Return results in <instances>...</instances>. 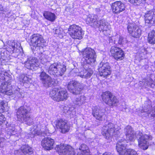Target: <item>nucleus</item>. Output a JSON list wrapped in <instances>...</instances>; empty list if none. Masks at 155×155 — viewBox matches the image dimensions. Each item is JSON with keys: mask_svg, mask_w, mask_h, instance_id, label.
Returning <instances> with one entry per match:
<instances>
[{"mask_svg": "<svg viewBox=\"0 0 155 155\" xmlns=\"http://www.w3.org/2000/svg\"><path fill=\"white\" fill-rule=\"evenodd\" d=\"M47 124L43 125H41L40 127H38L35 126L31 130L30 132L28 134V137L32 138L36 135H41L44 136L45 134H47L48 131L47 127Z\"/></svg>", "mask_w": 155, "mask_h": 155, "instance_id": "obj_9", "label": "nucleus"}, {"mask_svg": "<svg viewBox=\"0 0 155 155\" xmlns=\"http://www.w3.org/2000/svg\"><path fill=\"white\" fill-rule=\"evenodd\" d=\"M110 54L111 57L117 61L123 60L125 57V53L123 50L116 46L111 47L110 49Z\"/></svg>", "mask_w": 155, "mask_h": 155, "instance_id": "obj_8", "label": "nucleus"}, {"mask_svg": "<svg viewBox=\"0 0 155 155\" xmlns=\"http://www.w3.org/2000/svg\"><path fill=\"white\" fill-rule=\"evenodd\" d=\"M84 59V64H88L91 66L94 65L96 61L97 56L95 51L90 47H86L81 51Z\"/></svg>", "mask_w": 155, "mask_h": 155, "instance_id": "obj_2", "label": "nucleus"}, {"mask_svg": "<svg viewBox=\"0 0 155 155\" xmlns=\"http://www.w3.org/2000/svg\"><path fill=\"white\" fill-rule=\"evenodd\" d=\"M6 120V118L4 115L0 114V125L4 124Z\"/></svg>", "mask_w": 155, "mask_h": 155, "instance_id": "obj_39", "label": "nucleus"}, {"mask_svg": "<svg viewBox=\"0 0 155 155\" xmlns=\"http://www.w3.org/2000/svg\"><path fill=\"white\" fill-rule=\"evenodd\" d=\"M49 73L56 76H61L66 71V68H49Z\"/></svg>", "mask_w": 155, "mask_h": 155, "instance_id": "obj_25", "label": "nucleus"}, {"mask_svg": "<svg viewBox=\"0 0 155 155\" xmlns=\"http://www.w3.org/2000/svg\"><path fill=\"white\" fill-rule=\"evenodd\" d=\"M11 78V75L7 72L2 70L0 71V82L3 80L5 81L0 86V92L3 94L11 95L13 94L12 86L8 85Z\"/></svg>", "mask_w": 155, "mask_h": 155, "instance_id": "obj_1", "label": "nucleus"}, {"mask_svg": "<svg viewBox=\"0 0 155 155\" xmlns=\"http://www.w3.org/2000/svg\"><path fill=\"white\" fill-rule=\"evenodd\" d=\"M145 21L148 23L155 21L154 12L151 10L147 12L144 15Z\"/></svg>", "mask_w": 155, "mask_h": 155, "instance_id": "obj_24", "label": "nucleus"}, {"mask_svg": "<svg viewBox=\"0 0 155 155\" xmlns=\"http://www.w3.org/2000/svg\"><path fill=\"white\" fill-rule=\"evenodd\" d=\"M105 26L103 25H101V24L99 26V29L101 31H102L103 32L104 31H105V29H104V27L105 26H106V25L104 24Z\"/></svg>", "mask_w": 155, "mask_h": 155, "instance_id": "obj_43", "label": "nucleus"}, {"mask_svg": "<svg viewBox=\"0 0 155 155\" xmlns=\"http://www.w3.org/2000/svg\"><path fill=\"white\" fill-rule=\"evenodd\" d=\"M102 133V135L107 139L108 142L111 141L112 136L118 135L119 133L118 130L120 127L117 125H114L111 122L103 127Z\"/></svg>", "mask_w": 155, "mask_h": 155, "instance_id": "obj_3", "label": "nucleus"}, {"mask_svg": "<svg viewBox=\"0 0 155 155\" xmlns=\"http://www.w3.org/2000/svg\"><path fill=\"white\" fill-rule=\"evenodd\" d=\"M63 108L64 112L65 113L68 112V111H69L71 110L70 107L67 105L64 106Z\"/></svg>", "mask_w": 155, "mask_h": 155, "instance_id": "obj_41", "label": "nucleus"}, {"mask_svg": "<svg viewBox=\"0 0 155 155\" xmlns=\"http://www.w3.org/2000/svg\"><path fill=\"white\" fill-rule=\"evenodd\" d=\"M15 42L13 41L11 42L10 45H8L6 48V50L10 53H13L15 50Z\"/></svg>", "mask_w": 155, "mask_h": 155, "instance_id": "obj_31", "label": "nucleus"}, {"mask_svg": "<svg viewBox=\"0 0 155 155\" xmlns=\"http://www.w3.org/2000/svg\"><path fill=\"white\" fill-rule=\"evenodd\" d=\"M80 72L78 74H82V75H84V74H86L87 69H86L85 68H80Z\"/></svg>", "mask_w": 155, "mask_h": 155, "instance_id": "obj_40", "label": "nucleus"}, {"mask_svg": "<svg viewBox=\"0 0 155 155\" xmlns=\"http://www.w3.org/2000/svg\"><path fill=\"white\" fill-rule=\"evenodd\" d=\"M8 109L7 104L4 101L0 103V113H3Z\"/></svg>", "mask_w": 155, "mask_h": 155, "instance_id": "obj_35", "label": "nucleus"}, {"mask_svg": "<svg viewBox=\"0 0 155 155\" xmlns=\"http://www.w3.org/2000/svg\"><path fill=\"white\" fill-rule=\"evenodd\" d=\"M57 65H58V64H57V63H54L52 65V66H53L54 67H53V66H52L51 68H57Z\"/></svg>", "mask_w": 155, "mask_h": 155, "instance_id": "obj_46", "label": "nucleus"}, {"mask_svg": "<svg viewBox=\"0 0 155 155\" xmlns=\"http://www.w3.org/2000/svg\"><path fill=\"white\" fill-rule=\"evenodd\" d=\"M32 149L28 145H22L20 150L17 151L15 155H33Z\"/></svg>", "mask_w": 155, "mask_h": 155, "instance_id": "obj_19", "label": "nucleus"}, {"mask_svg": "<svg viewBox=\"0 0 155 155\" xmlns=\"http://www.w3.org/2000/svg\"><path fill=\"white\" fill-rule=\"evenodd\" d=\"M93 73V72L90 68H88L87 69L86 74L84 75L81 74H77L78 75L80 76L81 77L83 78H90Z\"/></svg>", "mask_w": 155, "mask_h": 155, "instance_id": "obj_36", "label": "nucleus"}, {"mask_svg": "<svg viewBox=\"0 0 155 155\" xmlns=\"http://www.w3.org/2000/svg\"><path fill=\"white\" fill-rule=\"evenodd\" d=\"M142 0H129V2L132 4H134L137 5H139L142 3Z\"/></svg>", "mask_w": 155, "mask_h": 155, "instance_id": "obj_38", "label": "nucleus"}, {"mask_svg": "<svg viewBox=\"0 0 155 155\" xmlns=\"http://www.w3.org/2000/svg\"><path fill=\"white\" fill-rule=\"evenodd\" d=\"M86 100V97L84 95H81L80 97H75L72 101L74 104L80 106L85 103Z\"/></svg>", "mask_w": 155, "mask_h": 155, "instance_id": "obj_26", "label": "nucleus"}, {"mask_svg": "<svg viewBox=\"0 0 155 155\" xmlns=\"http://www.w3.org/2000/svg\"><path fill=\"white\" fill-rule=\"evenodd\" d=\"M55 150L60 155H74V149L70 146H66L63 144L57 145Z\"/></svg>", "mask_w": 155, "mask_h": 155, "instance_id": "obj_13", "label": "nucleus"}, {"mask_svg": "<svg viewBox=\"0 0 155 155\" xmlns=\"http://www.w3.org/2000/svg\"><path fill=\"white\" fill-rule=\"evenodd\" d=\"M92 114L94 117L97 119L101 120L104 113L103 110L100 109L98 107L95 106L92 109Z\"/></svg>", "mask_w": 155, "mask_h": 155, "instance_id": "obj_22", "label": "nucleus"}, {"mask_svg": "<svg viewBox=\"0 0 155 155\" xmlns=\"http://www.w3.org/2000/svg\"><path fill=\"white\" fill-rule=\"evenodd\" d=\"M76 69H77V70H78V68H75Z\"/></svg>", "mask_w": 155, "mask_h": 155, "instance_id": "obj_48", "label": "nucleus"}, {"mask_svg": "<svg viewBox=\"0 0 155 155\" xmlns=\"http://www.w3.org/2000/svg\"><path fill=\"white\" fill-rule=\"evenodd\" d=\"M24 91L22 89L18 87L15 89L14 94L18 98H23L24 97Z\"/></svg>", "mask_w": 155, "mask_h": 155, "instance_id": "obj_32", "label": "nucleus"}, {"mask_svg": "<svg viewBox=\"0 0 155 155\" xmlns=\"http://www.w3.org/2000/svg\"><path fill=\"white\" fill-rule=\"evenodd\" d=\"M54 141L50 137H45L43 139L41 143L43 147L47 150H49L54 147Z\"/></svg>", "mask_w": 155, "mask_h": 155, "instance_id": "obj_18", "label": "nucleus"}, {"mask_svg": "<svg viewBox=\"0 0 155 155\" xmlns=\"http://www.w3.org/2000/svg\"><path fill=\"white\" fill-rule=\"evenodd\" d=\"M4 11V9L2 5L0 4V15Z\"/></svg>", "mask_w": 155, "mask_h": 155, "instance_id": "obj_44", "label": "nucleus"}, {"mask_svg": "<svg viewBox=\"0 0 155 155\" xmlns=\"http://www.w3.org/2000/svg\"><path fill=\"white\" fill-rule=\"evenodd\" d=\"M5 140V139L4 138H1L0 139V147H3V145H2V141H3Z\"/></svg>", "mask_w": 155, "mask_h": 155, "instance_id": "obj_45", "label": "nucleus"}, {"mask_svg": "<svg viewBox=\"0 0 155 155\" xmlns=\"http://www.w3.org/2000/svg\"><path fill=\"white\" fill-rule=\"evenodd\" d=\"M98 71L99 72L100 76L104 77L110 75L111 72L110 68H98Z\"/></svg>", "mask_w": 155, "mask_h": 155, "instance_id": "obj_29", "label": "nucleus"}, {"mask_svg": "<svg viewBox=\"0 0 155 155\" xmlns=\"http://www.w3.org/2000/svg\"><path fill=\"white\" fill-rule=\"evenodd\" d=\"M50 96L53 100L58 102L65 101L69 97L67 91L59 87L53 88L50 92Z\"/></svg>", "mask_w": 155, "mask_h": 155, "instance_id": "obj_4", "label": "nucleus"}, {"mask_svg": "<svg viewBox=\"0 0 155 155\" xmlns=\"http://www.w3.org/2000/svg\"><path fill=\"white\" fill-rule=\"evenodd\" d=\"M127 141H134L136 139V136L131 126H127L125 129Z\"/></svg>", "mask_w": 155, "mask_h": 155, "instance_id": "obj_21", "label": "nucleus"}, {"mask_svg": "<svg viewBox=\"0 0 155 155\" xmlns=\"http://www.w3.org/2000/svg\"><path fill=\"white\" fill-rule=\"evenodd\" d=\"M68 88L71 92L75 94H79L82 89L81 84L77 81H74L68 83Z\"/></svg>", "mask_w": 155, "mask_h": 155, "instance_id": "obj_16", "label": "nucleus"}, {"mask_svg": "<svg viewBox=\"0 0 155 155\" xmlns=\"http://www.w3.org/2000/svg\"><path fill=\"white\" fill-rule=\"evenodd\" d=\"M86 22L87 24H88L91 26L94 27V23L95 22L97 23V21L91 17H88L86 18Z\"/></svg>", "mask_w": 155, "mask_h": 155, "instance_id": "obj_34", "label": "nucleus"}, {"mask_svg": "<svg viewBox=\"0 0 155 155\" xmlns=\"http://www.w3.org/2000/svg\"><path fill=\"white\" fill-rule=\"evenodd\" d=\"M100 65H102V66L101 67V68H109V66H108V64L107 63H101L100 64Z\"/></svg>", "mask_w": 155, "mask_h": 155, "instance_id": "obj_42", "label": "nucleus"}, {"mask_svg": "<svg viewBox=\"0 0 155 155\" xmlns=\"http://www.w3.org/2000/svg\"><path fill=\"white\" fill-rule=\"evenodd\" d=\"M30 61L28 59L27 61L25 62V63H29L30 65V66L31 63H30Z\"/></svg>", "mask_w": 155, "mask_h": 155, "instance_id": "obj_47", "label": "nucleus"}, {"mask_svg": "<svg viewBox=\"0 0 155 155\" xmlns=\"http://www.w3.org/2000/svg\"><path fill=\"white\" fill-rule=\"evenodd\" d=\"M68 33L73 39L81 40L84 35V32L81 27L75 24L69 26Z\"/></svg>", "mask_w": 155, "mask_h": 155, "instance_id": "obj_7", "label": "nucleus"}, {"mask_svg": "<svg viewBox=\"0 0 155 155\" xmlns=\"http://www.w3.org/2000/svg\"><path fill=\"white\" fill-rule=\"evenodd\" d=\"M112 13L115 15H118L124 11L126 9L125 4L120 1H116L110 5Z\"/></svg>", "mask_w": 155, "mask_h": 155, "instance_id": "obj_15", "label": "nucleus"}, {"mask_svg": "<svg viewBox=\"0 0 155 155\" xmlns=\"http://www.w3.org/2000/svg\"><path fill=\"white\" fill-rule=\"evenodd\" d=\"M102 96L104 101L109 106H114L117 105L118 100L111 92H106L103 94Z\"/></svg>", "mask_w": 155, "mask_h": 155, "instance_id": "obj_11", "label": "nucleus"}, {"mask_svg": "<svg viewBox=\"0 0 155 155\" xmlns=\"http://www.w3.org/2000/svg\"><path fill=\"white\" fill-rule=\"evenodd\" d=\"M128 32L132 37L134 38H139L141 35V30L139 26L133 23H130L127 26Z\"/></svg>", "mask_w": 155, "mask_h": 155, "instance_id": "obj_12", "label": "nucleus"}, {"mask_svg": "<svg viewBox=\"0 0 155 155\" xmlns=\"http://www.w3.org/2000/svg\"><path fill=\"white\" fill-rule=\"evenodd\" d=\"M148 42L151 44H155V30H153L147 37Z\"/></svg>", "mask_w": 155, "mask_h": 155, "instance_id": "obj_30", "label": "nucleus"}, {"mask_svg": "<svg viewBox=\"0 0 155 155\" xmlns=\"http://www.w3.org/2000/svg\"><path fill=\"white\" fill-rule=\"evenodd\" d=\"M152 137L151 135L145 134L142 136L138 139V146L141 149L146 150L148 147V141L152 140Z\"/></svg>", "mask_w": 155, "mask_h": 155, "instance_id": "obj_17", "label": "nucleus"}, {"mask_svg": "<svg viewBox=\"0 0 155 155\" xmlns=\"http://www.w3.org/2000/svg\"><path fill=\"white\" fill-rule=\"evenodd\" d=\"M148 109H147L145 110H141V112L143 113V112H147V114H148V116H149L150 115L152 117H153L154 119V120H155V107L154 108V110H152L151 111H149L148 110H147Z\"/></svg>", "mask_w": 155, "mask_h": 155, "instance_id": "obj_37", "label": "nucleus"}, {"mask_svg": "<svg viewBox=\"0 0 155 155\" xmlns=\"http://www.w3.org/2000/svg\"><path fill=\"white\" fill-rule=\"evenodd\" d=\"M54 126L61 130L62 133L68 132L70 129V127L66 121L61 119H57L52 123Z\"/></svg>", "mask_w": 155, "mask_h": 155, "instance_id": "obj_14", "label": "nucleus"}, {"mask_svg": "<svg viewBox=\"0 0 155 155\" xmlns=\"http://www.w3.org/2000/svg\"><path fill=\"white\" fill-rule=\"evenodd\" d=\"M125 140H119L117 144L116 149L117 151L120 155H137V152L131 149H126V146L124 144Z\"/></svg>", "mask_w": 155, "mask_h": 155, "instance_id": "obj_10", "label": "nucleus"}, {"mask_svg": "<svg viewBox=\"0 0 155 155\" xmlns=\"http://www.w3.org/2000/svg\"><path fill=\"white\" fill-rule=\"evenodd\" d=\"M40 80L42 81L45 87H48L50 86L51 84H53L51 77L49 76L45 72H41L40 75Z\"/></svg>", "mask_w": 155, "mask_h": 155, "instance_id": "obj_20", "label": "nucleus"}, {"mask_svg": "<svg viewBox=\"0 0 155 155\" xmlns=\"http://www.w3.org/2000/svg\"><path fill=\"white\" fill-rule=\"evenodd\" d=\"M43 15L46 20L51 22L54 21L57 18L54 13L48 11H45L43 13Z\"/></svg>", "mask_w": 155, "mask_h": 155, "instance_id": "obj_23", "label": "nucleus"}, {"mask_svg": "<svg viewBox=\"0 0 155 155\" xmlns=\"http://www.w3.org/2000/svg\"><path fill=\"white\" fill-rule=\"evenodd\" d=\"M19 80L20 82H22L23 83L31 84L32 83L31 76L24 74H22L20 75Z\"/></svg>", "mask_w": 155, "mask_h": 155, "instance_id": "obj_28", "label": "nucleus"}, {"mask_svg": "<svg viewBox=\"0 0 155 155\" xmlns=\"http://www.w3.org/2000/svg\"><path fill=\"white\" fill-rule=\"evenodd\" d=\"M77 155H90L88 148L85 144H82L80 146Z\"/></svg>", "mask_w": 155, "mask_h": 155, "instance_id": "obj_27", "label": "nucleus"}, {"mask_svg": "<svg viewBox=\"0 0 155 155\" xmlns=\"http://www.w3.org/2000/svg\"><path fill=\"white\" fill-rule=\"evenodd\" d=\"M28 43L31 48L33 49L37 48H43L46 46V41L43 37L38 33H34L30 37Z\"/></svg>", "mask_w": 155, "mask_h": 155, "instance_id": "obj_5", "label": "nucleus"}, {"mask_svg": "<svg viewBox=\"0 0 155 155\" xmlns=\"http://www.w3.org/2000/svg\"><path fill=\"white\" fill-rule=\"evenodd\" d=\"M7 134L9 135H15L16 134L17 130L14 127L10 126L6 129Z\"/></svg>", "mask_w": 155, "mask_h": 155, "instance_id": "obj_33", "label": "nucleus"}, {"mask_svg": "<svg viewBox=\"0 0 155 155\" xmlns=\"http://www.w3.org/2000/svg\"><path fill=\"white\" fill-rule=\"evenodd\" d=\"M29 111L26 107L21 106L19 108L16 113V116L18 120L25 121L26 123L30 125L33 122V119L28 114Z\"/></svg>", "mask_w": 155, "mask_h": 155, "instance_id": "obj_6", "label": "nucleus"}]
</instances>
